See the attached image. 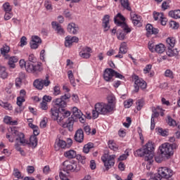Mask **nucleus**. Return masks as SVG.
I'll list each match as a JSON object with an SVG mask.
<instances>
[{
    "mask_svg": "<svg viewBox=\"0 0 180 180\" xmlns=\"http://www.w3.org/2000/svg\"><path fill=\"white\" fill-rule=\"evenodd\" d=\"M63 171L70 174V172H79L81 171V166L77 164L74 160H66L63 162Z\"/></svg>",
    "mask_w": 180,
    "mask_h": 180,
    "instance_id": "obj_6",
    "label": "nucleus"
},
{
    "mask_svg": "<svg viewBox=\"0 0 180 180\" xmlns=\"http://www.w3.org/2000/svg\"><path fill=\"white\" fill-rule=\"evenodd\" d=\"M151 68H153V65H147L146 68L143 69L144 74H148V72L151 71Z\"/></svg>",
    "mask_w": 180,
    "mask_h": 180,
    "instance_id": "obj_61",
    "label": "nucleus"
},
{
    "mask_svg": "<svg viewBox=\"0 0 180 180\" xmlns=\"http://www.w3.org/2000/svg\"><path fill=\"white\" fill-rule=\"evenodd\" d=\"M26 44H27V38L26 37H22L20 39V47L26 46Z\"/></svg>",
    "mask_w": 180,
    "mask_h": 180,
    "instance_id": "obj_54",
    "label": "nucleus"
},
{
    "mask_svg": "<svg viewBox=\"0 0 180 180\" xmlns=\"http://www.w3.org/2000/svg\"><path fill=\"white\" fill-rule=\"evenodd\" d=\"M65 157H66V158H70V159H72V158H75V157H77V152L74 150H70L68 151H66L64 153Z\"/></svg>",
    "mask_w": 180,
    "mask_h": 180,
    "instance_id": "obj_34",
    "label": "nucleus"
},
{
    "mask_svg": "<svg viewBox=\"0 0 180 180\" xmlns=\"http://www.w3.org/2000/svg\"><path fill=\"white\" fill-rule=\"evenodd\" d=\"M68 32L71 34H77L78 30H79V27H78L75 23L70 22L68 25Z\"/></svg>",
    "mask_w": 180,
    "mask_h": 180,
    "instance_id": "obj_24",
    "label": "nucleus"
},
{
    "mask_svg": "<svg viewBox=\"0 0 180 180\" xmlns=\"http://www.w3.org/2000/svg\"><path fill=\"white\" fill-rule=\"evenodd\" d=\"M71 98L70 94H65L61 96L60 98H56L53 101L54 107L53 108H58L60 109H64L67 106V101Z\"/></svg>",
    "mask_w": 180,
    "mask_h": 180,
    "instance_id": "obj_9",
    "label": "nucleus"
},
{
    "mask_svg": "<svg viewBox=\"0 0 180 180\" xmlns=\"http://www.w3.org/2000/svg\"><path fill=\"white\" fill-rule=\"evenodd\" d=\"M146 29L147 32L146 33L147 37H150L151 34H158V32H159L158 29L153 27L151 24H147L146 26Z\"/></svg>",
    "mask_w": 180,
    "mask_h": 180,
    "instance_id": "obj_23",
    "label": "nucleus"
},
{
    "mask_svg": "<svg viewBox=\"0 0 180 180\" xmlns=\"http://www.w3.org/2000/svg\"><path fill=\"white\" fill-rule=\"evenodd\" d=\"M49 113L53 120H57V122H61V120H63V117H60V113H61V111H60V109L56 108V107L51 108Z\"/></svg>",
    "mask_w": 180,
    "mask_h": 180,
    "instance_id": "obj_13",
    "label": "nucleus"
},
{
    "mask_svg": "<svg viewBox=\"0 0 180 180\" xmlns=\"http://www.w3.org/2000/svg\"><path fill=\"white\" fill-rule=\"evenodd\" d=\"M115 158H116V155H109V153H105L101 157V160L107 169L115 165Z\"/></svg>",
    "mask_w": 180,
    "mask_h": 180,
    "instance_id": "obj_10",
    "label": "nucleus"
},
{
    "mask_svg": "<svg viewBox=\"0 0 180 180\" xmlns=\"http://www.w3.org/2000/svg\"><path fill=\"white\" fill-rule=\"evenodd\" d=\"M165 75L169 78H174V73L170 70H167L165 72Z\"/></svg>",
    "mask_w": 180,
    "mask_h": 180,
    "instance_id": "obj_57",
    "label": "nucleus"
},
{
    "mask_svg": "<svg viewBox=\"0 0 180 180\" xmlns=\"http://www.w3.org/2000/svg\"><path fill=\"white\" fill-rule=\"evenodd\" d=\"M19 64L21 68H25L27 72H31L32 74L37 75V71L40 70V66L39 65H34L32 63L25 61L23 59L20 60Z\"/></svg>",
    "mask_w": 180,
    "mask_h": 180,
    "instance_id": "obj_8",
    "label": "nucleus"
},
{
    "mask_svg": "<svg viewBox=\"0 0 180 180\" xmlns=\"http://www.w3.org/2000/svg\"><path fill=\"white\" fill-rule=\"evenodd\" d=\"M60 87L58 86H55L53 87V95L57 96V95H60Z\"/></svg>",
    "mask_w": 180,
    "mask_h": 180,
    "instance_id": "obj_59",
    "label": "nucleus"
},
{
    "mask_svg": "<svg viewBox=\"0 0 180 180\" xmlns=\"http://www.w3.org/2000/svg\"><path fill=\"white\" fill-rule=\"evenodd\" d=\"M169 16L173 18L174 19L180 18V10L171 11L169 12Z\"/></svg>",
    "mask_w": 180,
    "mask_h": 180,
    "instance_id": "obj_35",
    "label": "nucleus"
},
{
    "mask_svg": "<svg viewBox=\"0 0 180 180\" xmlns=\"http://www.w3.org/2000/svg\"><path fill=\"white\" fill-rule=\"evenodd\" d=\"M131 105H133V99L131 98L124 102V108H127V109H129Z\"/></svg>",
    "mask_w": 180,
    "mask_h": 180,
    "instance_id": "obj_51",
    "label": "nucleus"
},
{
    "mask_svg": "<svg viewBox=\"0 0 180 180\" xmlns=\"http://www.w3.org/2000/svg\"><path fill=\"white\" fill-rule=\"evenodd\" d=\"M169 25L170 27H172V29H178V27H179V24H178V22L175 21H171Z\"/></svg>",
    "mask_w": 180,
    "mask_h": 180,
    "instance_id": "obj_58",
    "label": "nucleus"
},
{
    "mask_svg": "<svg viewBox=\"0 0 180 180\" xmlns=\"http://www.w3.org/2000/svg\"><path fill=\"white\" fill-rule=\"evenodd\" d=\"M75 122V119L73 117H69L67 120L62 124V127L63 129H67L69 131H72L74 129V123Z\"/></svg>",
    "mask_w": 180,
    "mask_h": 180,
    "instance_id": "obj_16",
    "label": "nucleus"
},
{
    "mask_svg": "<svg viewBox=\"0 0 180 180\" xmlns=\"http://www.w3.org/2000/svg\"><path fill=\"white\" fill-rule=\"evenodd\" d=\"M75 140L77 143L84 142V130H82V129H79L76 131L75 134Z\"/></svg>",
    "mask_w": 180,
    "mask_h": 180,
    "instance_id": "obj_25",
    "label": "nucleus"
},
{
    "mask_svg": "<svg viewBox=\"0 0 180 180\" xmlns=\"http://www.w3.org/2000/svg\"><path fill=\"white\" fill-rule=\"evenodd\" d=\"M134 79L135 81L134 86V92H139V90L140 89V88L141 89H146L147 88V83L144 80L140 79L139 77V76L134 75Z\"/></svg>",
    "mask_w": 180,
    "mask_h": 180,
    "instance_id": "obj_12",
    "label": "nucleus"
},
{
    "mask_svg": "<svg viewBox=\"0 0 180 180\" xmlns=\"http://www.w3.org/2000/svg\"><path fill=\"white\" fill-rule=\"evenodd\" d=\"M108 103H97L95 105L94 109L92 110V117L98 119L99 115H108L115 111L116 108V98L112 95L107 97Z\"/></svg>",
    "mask_w": 180,
    "mask_h": 180,
    "instance_id": "obj_1",
    "label": "nucleus"
},
{
    "mask_svg": "<svg viewBox=\"0 0 180 180\" xmlns=\"http://www.w3.org/2000/svg\"><path fill=\"white\" fill-rule=\"evenodd\" d=\"M59 176L61 180H70L68 177H67V175H65L63 172H60L59 174Z\"/></svg>",
    "mask_w": 180,
    "mask_h": 180,
    "instance_id": "obj_63",
    "label": "nucleus"
},
{
    "mask_svg": "<svg viewBox=\"0 0 180 180\" xmlns=\"http://www.w3.org/2000/svg\"><path fill=\"white\" fill-rule=\"evenodd\" d=\"M13 175L15 178H18V179L21 178V176H22L20 172H19V169H14Z\"/></svg>",
    "mask_w": 180,
    "mask_h": 180,
    "instance_id": "obj_56",
    "label": "nucleus"
},
{
    "mask_svg": "<svg viewBox=\"0 0 180 180\" xmlns=\"http://www.w3.org/2000/svg\"><path fill=\"white\" fill-rule=\"evenodd\" d=\"M8 131L11 135L7 134L6 139H8L10 143H13L15 139L17 141L20 140V144L21 146H29V147H32V148L37 146V136H31L30 141H27L25 139V134L16 130V127H10Z\"/></svg>",
    "mask_w": 180,
    "mask_h": 180,
    "instance_id": "obj_2",
    "label": "nucleus"
},
{
    "mask_svg": "<svg viewBox=\"0 0 180 180\" xmlns=\"http://www.w3.org/2000/svg\"><path fill=\"white\" fill-rule=\"evenodd\" d=\"M108 147L110 150H113V151H117L119 146L115 143L114 141H108Z\"/></svg>",
    "mask_w": 180,
    "mask_h": 180,
    "instance_id": "obj_40",
    "label": "nucleus"
},
{
    "mask_svg": "<svg viewBox=\"0 0 180 180\" xmlns=\"http://www.w3.org/2000/svg\"><path fill=\"white\" fill-rule=\"evenodd\" d=\"M10 50L11 48L8 46L5 45L1 49V53L3 54V56H6L8 54V53H9Z\"/></svg>",
    "mask_w": 180,
    "mask_h": 180,
    "instance_id": "obj_44",
    "label": "nucleus"
},
{
    "mask_svg": "<svg viewBox=\"0 0 180 180\" xmlns=\"http://www.w3.org/2000/svg\"><path fill=\"white\" fill-rule=\"evenodd\" d=\"M0 106H1V108H4L6 110H12V109H13L11 103H4L2 101H0Z\"/></svg>",
    "mask_w": 180,
    "mask_h": 180,
    "instance_id": "obj_42",
    "label": "nucleus"
},
{
    "mask_svg": "<svg viewBox=\"0 0 180 180\" xmlns=\"http://www.w3.org/2000/svg\"><path fill=\"white\" fill-rule=\"evenodd\" d=\"M124 20H126V18H124L123 15L120 13H118L116 17L114 18L115 23L117 25V26H120V27L122 29L123 32L127 34V33H130V32H131V29L129 27V25H127L126 22H124Z\"/></svg>",
    "mask_w": 180,
    "mask_h": 180,
    "instance_id": "obj_7",
    "label": "nucleus"
},
{
    "mask_svg": "<svg viewBox=\"0 0 180 180\" xmlns=\"http://www.w3.org/2000/svg\"><path fill=\"white\" fill-rule=\"evenodd\" d=\"M18 61H19V58H18V57L16 56H13L9 58L8 64L10 68H15V63H18Z\"/></svg>",
    "mask_w": 180,
    "mask_h": 180,
    "instance_id": "obj_33",
    "label": "nucleus"
},
{
    "mask_svg": "<svg viewBox=\"0 0 180 180\" xmlns=\"http://www.w3.org/2000/svg\"><path fill=\"white\" fill-rule=\"evenodd\" d=\"M126 53H127V44H126V42H122L120 44L119 53L126 54Z\"/></svg>",
    "mask_w": 180,
    "mask_h": 180,
    "instance_id": "obj_38",
    "label": "nucleus"
},
{
    "mask_svg": "<svg viewBox=\"0 0 180 180\" xmlns=\"http://www.w3.org/2000/svg\"><path fill=\"white\" fill-rule=\"evenodd\" d=\"M41 108L43 110H47V109H49V107L47 106V103L45 102V101H42L41 103Z\"/></svg>",
    "mask_w": 180,
    "mask_h": 180,
    "instance_id": "obj_62",
    "label": "nucleus"
},
{
    "mask_svg": "<svg viewBox=\"0 0 180 180\" xmlns=\"http://www.w3.org/2000/svg\"><path fill=\"white\" fill-rule=\"evenodd\" d=\"M165 51V45L163 44H159L155 46V52L158 53V54H162Z\"/></svg>",
    "mask_w": 180,
    "mask_h": 180,
    "instance_id": "obj_32",
    "label": "nucleus"
},
{
    "mask_svg": "<svg viewBox=\"0 0 180 180\" xmlns=\"http://www.w3.org/2000/svg\"><path fill=\"white\" fill-rule=\"evenodd\" d=\"M67 146V142L61 139H56L55 142V149L56 150H60V148H65Z\"/></svg>",
    "mask_w": 180,
    "mask_h": 180,
    "instance_id": "obj_26",
    "label": "nucleus"
},
{
    "mask_svg": "<svg viewBox=\"0 0 180 180\" xmlns=\"http://www.w3.org/2000/svg\"><path fill=\"white\" fill-rule=\"evenodd\" d=\"M61 110L63 112L62 115H63V117H68V116H70L71 112L70 111L65 110V109H64V108H62Z\"/></svg>",
    "mask_w": 180,
    "mask_h": 180,
    "instance_id": "obj_60",
    "label": "nucleus"
},
{
    "mask_svg": "<svg viewBox=\"0 0 180 180\" xmlns=\"http://www.w3.org/2000/svg\"><path fill=\"white\" fill-rule=\"evenodd\" d=\"M81 116H82V112H81L80 110L77 112L72 114L70 117H72L73 119H75V122H77V120H78V118L81 117Z\"/></svg>",
    "mask_w": 180,
    "mask_h": 180,
    "instance_id": "obj_47",
    "label": "nucleus"
},
{
    "mask_svg": "<svg viewBox=\"0 0 180 180\" xmlns=\"http://www.w3.org/2000/svg\"><path fill=\"white\" fill-rule=\"evenodd\" d=\"M15 143L14 147H15L16 151H19V153H20L21 155H26L25 150H23L22 149V148L20 147V146H22V144H20V140L18 139L17 141L16 139H15Z\"/></svg>",
    "mask_w": 180,
    "mask_h": 180,
    "instance_id": "obj_30",
    "label": "nucleus"
},
{
    "mask_svg": "<svg viewBox=\"0 0 180 180\" xmlns=\"http://www.w3.org/2000/svg\"><path fill=\"white\" fill-rule=\"evenodd\" d=\"M129 151L126 150L124 154L118 158V161H124V160H127V157H129Z\"/></svg>",
    "mask_w": 180,
    "mask_h": 180,
    "instance_id": "obj_49",
    "label": "nucleus"
},
{
    "mask_svg": "<svg viewBox=\"0 0 180 180\" xmlns=\"http://www.w3.org/2000/svg\"><path fill=\"white\" fill-rule=\"evenodd\" d=\"M152 116L150 120V130H154L155 128V119L160 116V112L155 110V107L152 108Z\"/></svg>",
    "mask_w": 180,
    "mask_h": 180,
    "instance_id": "obj_17",
    "label": "nucleus"
},
{
    "mask_svg": "<svg viewBox=\"0 0 180 180\" xmlns=\"http://www.w3.org/2000/svg\"><path fill=\"white\" fill-rule=\"evenodd\" d=\"M154 144L153 142L148 141L145 146L142 148L136 150L134 152L135 157H145V161H147L150 165L151 162H153V158H154Z\"/></svg>",
    "mask_w": 180,
    "mask_h": 180,
    "instance_id": "obj_3",
    "label": "nucleus"
},
{
    "mask_svg": "<svg viewBox=\"0 0 180 180\" xmlns=\"http://www.w3.org/2000/svg\"><path fill=\"white\" fill-rule=\"evenodd\" d=\"M79 41V39L77 37H71V36H67L65 38V47H71L72 46L73 43H78Z\"/></svg>",
    "mask_w": 180,
    "mask_h": 180,
    "instance_id": "obj_19",
    "label": "nucleus"
},
{
    "mask_svg": "<svg viewBox=\"0 0 180 180\" xmlns=\"http://www.w3.org/2000/svg\"><path fill=\"white\" fill-rule=\"evenodd\" d=\"M148 47L150 51H151V53H155V45L154 44V42L149 41L148 44Z\"/></svg>",
    "mask_w": 180,
    "mask_h": 180,
    "instance_id": "obj_48",
    "label": "nucleus"
},
{
    "mask_svg": "<svg viewBox=\"0 0 180 180\" xmlns=\"http://www.w3.org/2000/svg\"><path fill=\"white\" fill-rule=\"evenodd\" d=\"M178 54H179V51L177 49L170 48L167 51L168 57H177Z\"/></svg>",
    "mask_w": 180,
    "mask_h": 180,
    "instance_id": "obj_29",
    "label": "nucleus"
},
{
    "mask_svg": "<svg viewBox=\"0 0 180 180\" xmlns=\"http://www.w3.org/2000/svg\"><path fill=\"white\" fill-rule=\"evenodd\" d=\"M120 4L124 9H127V11H131V7H130V3H129V0H120Z\"/></svg>",
    "mask_w": 180,
    "mask_h": 180,
    "instance_id": "obj_36",
    "label": "nucleus"
},
{
    "mask_svg": "<svg viewBox=\"0 0 180 180\" xmlns=\"http://www.w3.org/2000/svg\"><path fill=\"white\" fill-rule=\"evenodd\" d=\"M156 130H158L159 134H160V136H162L163 137H165V136H168L169 134L168 129H163L162 128H157Z\"/></svg>",
    "mask_w": 180,
    "mask_h": 180,
    "instance_id": "obj_43",
    "label": "nucleus"
},
{
    "mask_svg": "<svg viewBox=\"0 0 180 180\" xmlns=\"http://www.w3.org/2000/svg\"><path fill=\"white\" fill-rule=\"evenodd\" d=\"M172 175V170L170 169H168L167 167H159L158 174L151 176L150 178H153L154 179L157 180H161L162 178L167 179L168 178H171Z\"/></svg>",
    "mask_w": 180,
    "mask_h": 180,
    "instance_id": "obj_5",
    "label": "nucleus"
},
{
    "mask_svg": "<svg viewBox=\"0 0 180 180\" xmlns=\"http://www.w3.org/2000/svg\"><path fill=\"white\" fill-rule=\"evenodd\" d=\"M51 82L49 80V75H46L45 79H37L34 81L33 85L37 89L41 91L44 86H49Z\"/></svg>",
    "mask_w": 180,
    "mask_h": 180,
    "instance_id": "obj_11",
    "label": "nucleus"
},
{
    "mask_svg": "<svg viewBox=\"0 0 180 180\" xmlns=\"http://www.w3.org/2000/svg\"><path fill=\"white\" fill-rule=\"evenodd\" d=\"M169 126H176V121L171 117H167Z\"/></svg>",
    "mask_w": 180,
    "mask_h": 180,
    "instance_id": "obj_53",
    "label": "nucleus"
},
{
    "mask_svg": "<svg viewBox=\"0 0 180 180\" xmlns=\"http://www.w3.org/2000/svg\"><path fill=\"white\" fill-rule=\"evenodd\" d=\"M110 16L109 15H105L103 18V27L104 28V32H108L110 29L109 25V19Z\"/></svg>",
    "mask_w": 180,
    "mask_h": 180,
    "instance_id": "obj_27",
    "label": "nucleus"
},
{
    "mask_svg": "<svg viewBox=\"0 0 180 180\" xmlns=\"http://www.w3.org/2000/svg\"><path fill=\"white\" fill-rule=\"evenodd\" d=\"M79 56L82 58H89L91 57V53H88L86 52H83L82 51L79 52Z\"/></svg>",
    "mask_w": 180,
    "mask_h": 180,
    "instance_id": "obj_55",
    "label": "nucleus"
},
{
    "mask_svg": "<svg viewBox=\"0 0 180 180\" xmlns=\"http://www.w3.org/2000/svg\"><path fill=\"white\" fill-rule=\"evenodd\" d=\"M117 37L118 40H124V37H126V34H124L123 31H121L117 33Z\"/></svg>",
    "mask_w": 180,
    "mask_h": 180,
    "instance_id": "obj_52",
    "label": "nucleus"
},
{
    "mask_svg": "<svg viewBox=\"0 0 180 180\" xmlns=\"http://www.w3.org/2000/svg\"><path fill=\"white\" fill-rule=\"evenodd\" d=\"M30 44L31 49L36 50V49H39V46L41 44V39L37 35H34L32 37V40L30 42Z\"/></svg>",
    "mask_w": 180,
    "mask_h": 180,
    "instance_id": "obj_14",
    "label": "nucleus"
},
{
    "mask_svg": "<svg viewBox=\"0 0 180 180\" xmlns=\"http://www.w3.org/2000/svg\"><path fill=\"white\" fill-rule=\"evenodd\" d=\"M115 70L111 68H107L104 71L103 78L107 82H112L113 81Z\"/></svg>",
    "mask_w": 180,
    "mask_h": 180,
    "instance_id": "obj_15",
    "label": "nucleus"
},
{
    "mask_svg": "<svg viewBox=\"0 0 180 180\" xmlns=\"http://www.w3.org/2000/svg\"><path fill=\"white\" fill-rule=\"evenodd\" d=\"M91 148H94V143L89 142L87 144L84 145V146L83 147V153H84L85 154H88Z\"/></svg>",
    "mask_w": 180,
    "mask_h": 180,
    "instance_id": "obj_39",
    "label": "nucleus"
},
{
    "mask_svg": "<svg viewBox=\"0 0 180 180\" xmlns=\"http://www.w3.org/2000/svg\"><path fill=\"white\" fill-rule=\"evenodd\" d=\"M4 11L6 12H11L12 11V6L9 4L8 2L5 3L3 5Z\"/></svg>",
    "mask_w": 180,
    "mask_h": 180,
    "instance_id": "obj_46",
    "label": "nucleus"
},
{
    "mask_svg": "<svg viewBox=\"0 0 180 180\" xmlns=\"http://www.w3.org/2000/svg\"><path fill=\"white\" fill-rule=\"evenodd\" d=\"M27 172H28V174H33V172H34V167L27 166Z\"/></svg>",
    "mask_w": 180,
    "mask_h": 180,
    "instance_id": "obj_64",
    "label": "nucleus"
},
{
    "mask_svg": "<svg viewBox=\"0 0 180 180\" xmlns=\"http://www.w3.org/2000/svg\"><path fill=\"white\" fill-rule=\"evenodd\" d=\"M155 160L156 162H162L164 160H167V157L165 156V155H162V152H160V153L158 154L155 157Z\"/></svg>",
    "mask_w": 180,
    "mask_h": 180,
    "instance_id": "obj_37",
    "label": "nucleus"
},
{
    "mask_svg": "<svg viewBox=\"0 0 180 180\" xmlns=\"http://www.w3.org/2000/svg\"><path fill=\"white\" fill-rule=\"evenodd\" d=\"M45 8L47 11H53V6H51V1L47 0L44 3Z\"/></svg>",
    "mask_w": 180,
    "mask_h": 180,
    "instance_id": "obj_50",
    "label": "nucleus"
},
{
    "mask_svg": "<svg viewBox=\"0 0 180 180\" xmlns=\"http://www.w3.org/2000/svg\"><path fill=\"white\" fill-rule=\"evenodd\" d=\"M153 19L154 20H160L162 26H165V25H167V18L164 17V13L153 12Z\"/></svg>",
    "mask_w": 180,
    "mask_h": 180,
    "instance_id": "obj_18",
    "label": "nucleus"
},
{
    "mask_svg": "<svg viewBox=\"0 0 180 180\" xmlns=\"http://www.w3.org/2000/svg\"><path fill=\"white\" fill-rule=\"evenodd\" d=\"M131 18L132 19L134 26H137L138 27L143 26V24H141V16L134 13H131Z\"/></svg>",
    "mask_w": 180,
    "mask_h": 180,
    "instance_id": "obj_20",
    "label": "nucleus"
},
{
    "mask_svg": "<svg viewBox=\"0 0 180 180\" xmlns=\"http://www.w3.org/2000/svg\"><path fill=\"white\" fill-rule=\"evenodd\" d=\"M178 148V145L176 143H165L162 144L160 146V153H162V155H165L168 160L171 155H174V150H176Z\"/></svg>",
    "mask_w": 180,
    "mask_h": 180,
    "instance_id": "obj_4",
    "label": "nucleus"
},
{
    "mask_svg": "<svg viewBox=\"0 0 180 180\" xmlns=\"http://www.w3.org/2000/svg\"><path fill=\"white\" fill-rule=\"evenodd\" d=\"M0 77L2 79H6V78H8V72H6L5 67H1L0 68Z\"/></svg>",
    "mask_w": 180,
    "mask_h": 180,
    "instance_id": "obj_41",
    "label": "nucleus"
},
{
    "mask_svg": "<svg viewBox=\"0 0 180 180\" xmlns=\"http://www.w3.org/2000/svg\"><path fill=\"white\" fill-rule=\"evenodd\" d=\"M175 43H176V41H175V38L174 37L167 38L166 46L167 49H174V47H175Z\"/></svg>",
    "mask_w": 180,
    "mask_h": 180,
    "instance_id": "obj_28",
    "label": "nucleus"
},
{
    "mask_svg": "<svg viewBox=\"0 0 180 180\" xmlns=\"http://www.w3.org/2000/svg\"><path fill=\"white\" fill-rule=\"evenodd\" d=\"M51 25L53 29H54L55 32H56L57 34H60V36H63L65 33L64 28L61 27V25L58 24V22L56 21H53L51 22Z\"/></svg>",
    "mask_w": 180,
    "mask_h": 180,
    "instance_id": "obj_21",
    "label": "nucleus"
},
{
    "mask_svg": "<svg viewBox=\"0 0 180 180\" xmlns=\"http://www.w3.org/2000/svg\"><path fill=\"white\" fill-rule=\"evenodd\" d=\"M37 61V59H36V57L34 56V55L31 54L29 56L28 61H27V63H29L32 65H39V70L37 71V74L38 72H41V71H43V68H41V63H36Z\"/></svg>",
    "mask_w": 180,
    "mask_h": 180,
    "instance_id": "obj_22",
    "label": "nucleus"
},
{
    "mask_svg": "<svg viewBox=\"0 0 180 180\" xmlns=\"http://www.w3.org/2000/svg\"><path fill=\"white\" fill-rule=\"evenodd\" d=\"M25 97H22V96H18L17 98V105L18 106H19V110H16V112H18V113H19V112H22V110H23V109H25L24 108L21 107L23 102H25Z\"/></svg>",
    "mask_w": 180,
    "mask_h": 180,
    "instance_id": "obj_31",
    "label": "nucleus"
},
{
    "mask_svg": "<svg viewBox=\"0 0 180 180\" xmlns=\"http://www.w3.org/2000/svg\"><path fill=\"white\" fill-rule=\"evenodd\" d=\"M144 106V100L139 99L136 101V109L137 110H141V108Z\"/></svg>",
    "mask_w": 180,
    "mask_h": 180,
    "instance_id": "obj_45",
    "label": "nucleus"
}]
</instances>
